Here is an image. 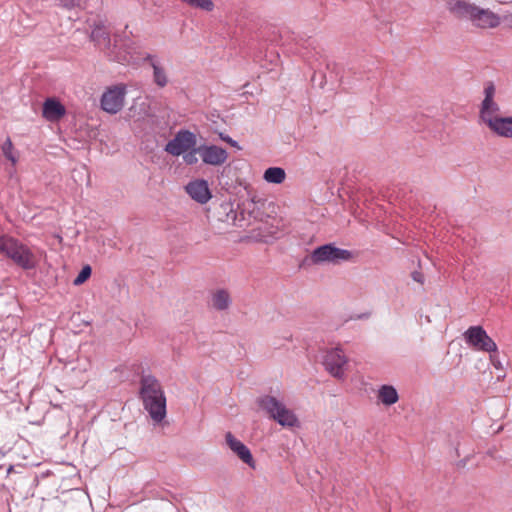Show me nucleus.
<instances>
[{
  "label": "nucleus",
  "instance_id": "6e6552de",
  "mask_svg": "<svg viewBox=\"0 0 512 512\" xmlns=\"http://www.w3.org/2000/svg\"><path fill=\"white\" fill-rule=\"evenodd\" d=\"M202 161L207 165L220 166L227 161V151L216 145H201L197 147Z\"/></svg>",
  "mask_w": 512,
  "mask_h": 512
},
{
  "label": "nucleus",
  "instance_id": "39448f33",
  "mask_svg": "<svg viewBox=\"0 0 512 512\" xmlns=\"http://www.w3.org/2000/svg\"><path fill=\"white\" fill-rule=\"evenodd\" d=\"M196 143V135L189 130L182 129L166 144L165 151L173 156H180L195 147Z\"/></svg>",
  "mask_w": 512,
  "mask_h": 512
},
{
  "label": "nucleus",
  "instance_id": "f3484780",
  "mask_svg": "<svg viewBox=\"0 0 512 512\" xmlns=\"http://www.w3.org/2000/svg\"><path fill=\"white\" fill-rule=\"evenodd\" d=\"M163 390H162V387L159 383V381L152 377V376H146V377H143L142 380H141V397L142 398H145V397H148L150 396L151 398L153 397H158L160 396V394H163Z\"/></svg>",
  "mask_w": 512,
  "mask_h": 512
},
{
  "label": "nucleus",
  "instance_id": "7c9ffc66",
  "mask_svg": "<svg viewBox=\"0 0 512 512\" xmlns=\"http://www.w3.org/2000/svg\"><path fill=\"white\" fill-rule=\"evenodd\" d=\"M58 1L65 8H72L74 6V0H58Z\"/></svg>",
  "mask_w": 512,
  "mask_h": 512
},
{
  "label": "nucleus",
  "instance_id": "bb28decb",
  "mask_svg": "<svg viewBox=\"0 0 512 512\" xmlns=\"http://www.w3.org/2000/svg\"><path fill=\"white\" fill-rule=\"evenodd\" d=\"M114 41H115V44L114 46H123V47H128L127 43L125 42V36L121 35V34H115L114 35Z\"/></svg>",
  "mask_w": 512,
  "mask_h": 512
},
{
  "label": "nucleus",
  "instance_id": "6ab92c4d",
  "mask_svg": "<svg viewBox=\"0 0 512 512\" xmlns=\"http://www.w3.org/2000/svg\"><path fill=\"white\" fill-rule=\"evenodd\" d=\"M377 398L382 404L391 406L398 402L399 395L392 385H382L378 390Z\"/></svg>",
  "mask_w": 512,
  "mask_h": 512
},
{
  "label": "nucleus",
  "instance_id": "9d476101",
  "mask_svg": "<svg viewBox=\"0 0 512 512\" xmlns=\"http://www.w3.org/2000/svg\"><path fill=\"white\" fill-rule=\"evenodd\" d=\"M447 10L457 19L471 21L476 5L465 0H445Z\"/></svg>",
  "mask_w": 512,
  "mask_h": 512
},
{
  "label": "nucleus",
  "instance_id": "2f4dec72",
  "mask_svg": "<svg viewBox=\"0 0 512 512\" xmlns=\"http://www.w3.org/2000/svg\"><path fill=\"white\" fill-rule=\"evenodd\" d=\"M127 45H128V47H127V48H128V49H130V48H131V46H130V45H133V42H130V44H127Z\"/></svg>",
  "mask_w": 512,
  "mask_h": 512
},
{
  "label": "nucleus",
  "instance_id": "423d86ee",
  "mask_svg": "<svg viewBox=\"0 0 512 512\" xmlns=\"http://www.w3.org/2000/svg\"><path fill=\"white\" fill-rule=\"evenodd\" d=\"M126 89L124 86L117 85L108 88L101 97V107L110 114H116L124 106Z\"/></svg>",
  "mask_w": 512,
  "mask_h": 512
},
{
  "label": "nucleus",
  "instance_id": "9b49d317",
  "mask_svg": "<svg viewBox=\"0 0 512 512\" xmlns=\"http://www.w3.org/2000/svg\"><path fill=\"white\" fill-rule=\"evenodd\" d=\"M485 97L481 103L480 108V118L484 123L487 122V119L494 118L493 114L499 112L500 107L494 101L495 95V86L492 82L488 83V85L484 89Z\"/></svg>",
  "mask_w": 512,
  "mask_h": 512
},
{
  "label": "nucleus",
  "instance_id": "f8f14e48",
  "mask_svg": "<svg viewBox=\"0 0 512 512\" xmlns=\"http://www.w3.org/2000/svg\"><path fill=\"white\" fill-rule=\"evenodd\" d=\"M145 409L149 412L151 418L156 422H161L166 416V398L163 394L158 397L142 398Z\"/></svg>",
  "mask_w": 512,
  "mask_h": 512
},
{
  "label": "nucleus",
  "instance_id": "412c9836",
  "mask_svg": "<svg viewBox=\"0 0 512 512\" xmlns=\"http://www.w3.org/2000/svg\"><path fill=\"white\" fill-rule=\"evenodd\" d=\"M144 60L150 62L151 66L153 68V79H154V82L159 87L166 86V84L168 83V79H167V76H166L165 69L162 66H160L158 63H156L154 61V56H152L150 54H148L144 58Z\"/></svg>",
  "mask_w": 512,
  "mask_h": 512
},
{
  "label": "nucleus",
  "instance_id": "4468645a",
  "mask_svg": "<svg viewBox=\"0 0 512 512\" xmlns=\"http://www.w3.org/2000/svg\"><path fill=\"white\" fill-rule=\"evenodd\" d=\"M186 192L189 196L200 204H205L211 198L208 183L204 179L191 181L186 186Z\"/></svg>",
  "mask_w": 512,
  "mask_h": 512
},
{
  "label": "nucleus",
  "instance_id": "c756f323",
  "mask_svg": "<svg viewBox=\"0 0 512 512\" xmlns=\"http://www.w3.org/2000/svg\"><path fill=\"white\" fill-rule=\"evenodd\" d=\"M490 361L495 368H497V369L501 368V362L499 361V359H497V357L495 355L490 354Z\"/></svg>",
  "mask_w": 512,
  "mask_h": 512
},
{
  "label": "nucleus",
  "instance_id": "7ed1b4c3",
  "mask_svg": "<svg viewBox=\"0 0 512 512\" xmlns=\"http://www.w3.org/2000/svg\"><path fill=\"white\" fill-rule=\"evenodd\" d=\"M352 258V253L349 250L341 249L333 244H325L317 247L311 253V261L314 264L324 262L339 263L340 261H348Z\"/></svg>",
  "mask_w": 512,
  "mask_h": 512
},
{
  "label": "nucleus",
  "instance_id": "f257e3e1",
  "mask_svg": "<svg viewBox=\"0 0 512 512\" xmlns=\"http://www.w3.org/2000/svg\"><path fill=\"white\" fill-rule=\"evenodd\" d=\"M0 253L24 270L34 269L37 265L34 253L26 245L12 237H0Z\"/></svg>",
  "mask_w": 512,
  "mask_h": 512
},
{
  "label": "nucleus",
  "instance_id": "f03ea898",
  "mask_svg": "<svg viewBox=\"0 0 512 512\" xmlns=\"http://www.w3.org/2000/svg\"><path fill=\"white\" fill-rule=\"evenodd\" d=\"M258 405L271 419L281 426L293 427L298 422L294 412L288 409L284 403L274 396L265 395L260 397L258 399Z\"/></svg>",
  "mask_w": 512,
  "mask_h": 512
},
{
  "label": "nucleus",
  "instance_id": "2eb2a0df",
  "mask_svg": "<svg viewBox=\"0 0 512 512\" xmlns=\"http://www.w3.org/2000/svg\"><path fill=\"white\" fill-rule=\"evenodd\" d=\"M486 124L495 134L501 137L512 138V116H495L494 118L487 119Z\"/></svg>",
  "mask_w": 512,
  "mask_h": 512
},
{
  "label": "nucleus",
  "instance_id": "b1692460",
  "mask_svg": "<svg viewBox=\"0 0 512 512\" xmlns=\"http://www.w3.org/2000/svg\"><path fill=\"white\" fill-rule=\"evenodd\" d=\"M92 273V268L90 265H85L82 267L81 271L77 275V277L73 280V284L75 286L82 285L84 282H86Z\"/></svg>",
  "mask_w": 512,
  "mask_h": 512
},
{
  "label": "nucleus",
  "instance_id": "a211bd4d",
  "mask_svg": "<svg viewBox=\"0 0 512 512\" xmlns=\"http://www.w3.org/2000/svg\"><path fill=\"white\" fill-rule=\"evenodd\" d=\"M91 40L94 41L98 45H104L106 49H110L111 47V38L110 32L106 29V27L102 24H96L91 32Z\"/></svg>",
  "mask_w": 512,
  "mask_h": 512
},
{
  "label": "nucleus",
  "instance_id": "ddd939ff",
  "mask_svg": "<svg viewBox=\"0 0 512 512\" xmlns=\"http://www.w3.org/2000/svg\"><path fill=\"white\" fill-rule=\"evenodd\" d=\"M226 444L228 447L247 465L254 468L255 461L253 456L246 445L240 440L234 437L231 432H228L225 436Z\"/></svg>",
  "mask_w": 512,
  "mask_h": 512
},
{
  "label": "nucleus",
  "instance_id": "dca6fc26",
  "mask_svg": "<svg viewBox=\"0 0 512 512\" xmlns=\"http://www.w3.org/2000/svg\"><path fill=\"white\" fill-rule=\"evenodd\" d=\"M66 113L65 106L55 98H48L43 103L42 114L48 121H58Z\"/></svg>",
  "mask_w": 512,
  "mask_h": 512
},
{
  "label": "nucleus",
  "instance_id": "1a4fd4ad",
  "mask_svg": "<svg viewBox=\"0 0 512 512\" xmlns=\"http://www.w3.org/2000/svg\"><path fill=\"white\" fill-rule=\"evenodd\" d=\"M471 22L474 26L482 29L496 28L500 25L501 18L491 10L483 9L477 6Z\"/></svg>",
  "mask_w": 512,
  "mask_h": 512
},
{
  "label": "nucleus",
  "instance_id": "4be33fe9",
  "mask_svg": "<svg viewBox=\"0 0 512 512\" xmlns=\"http://www.w3.org/2000/svg\"><path fill=\"white\" fill-rule=\"evenodd\" d=\"M286 173L283 168L270 167L264 172V180L268 183L280 184L285 180Z\"/></svg>",
  "mask_w": 512,
  "mask_h": 512
},
{
  "label": "nucleus",
  "instance_id": "5701e85b",
  "mask_svg": "<svg viewBox=\"0 0 512 512\" xmlns=\"http://www.w3.org/2000/svg\"><path fill=\"white\" fill-rule=\"evenodd\" d=\"M192 8L201 9L207 12H211L214 9V3L212 0H180Z\"/></svg>",
  "mask_w": 512,
  "mask_h": 512
},
{
  "label": "nucleus",
  "instance_id": "a878e982",
  "mask_svg": "<svg viewBox=\"0 0 512 512\" xmlns=\"http://www.w3.org/2000/svg\"><path fill=\"white\" fill-rule=\"evenodd\" d=\"M197 154H199V151H197V147H193L189 151L183 154V159L186 164L188 165H194L198 162Z\"/></svg>",
  "mask_w": 512,
  "mask_h": 512
},
{
  "label": "nucleus",
  "instance_id": "393cba45",
  "mask_svg": "<svg viewBox=\"0 0 512 512\" xmlns=\"http://www.w3.org/2000/svg\"><path fill=\"white\" fill-rule=\"evenodd\" d=\"M2 153L13 164H15L17 162V158L13 153V144H12V141L10 140V138H7L6 141L3 143Z\"/></svg>",
  "mask_w": 512,
  "mask_h": 512
},
{
  "label": "nucleus",
  "instance_id": "aec40b11",
  "mask_svg": "<svg viewBox=\"0 0 512 512\" xmlns=\"http://www.w3.org/2000/svg\"><path fill=\"white\" fill-rule=\"evenodd\" d=\"M211 304L217 310H225L231 304V297L227 290L218 289L212 293Z\"/></svg>",
  "mask_w": 512,
  "mask_h": 512
},
{
  "label": "nucleus",
  "instance_id": "20e7f679",
  "mask_svg": "<svg viewBox=\"0 0 512 512\" xmlns=\"http://www.w3.org/2000/svg\"><path fill=\"white\" fill-rule=\"evenodd\" d=\"M466 343L475 350L496 352L497 345L481 326L470 327L464 333Z\"/></svg>",
  "mask_w": 512,
  "mask_h": 512
},
{
  "label": "nucleus",
  "instance_id": "cd10ccee",
  "mask_svg": "<svg viewBox=\"0 0 512 512\" xmlns=\"http://www.w3.org/2000/svg\"><path fill=\"white\" fill-rule=\"evenodd\" d=\"M220 138L227 142L228 144H230L231 146L233 147H236L237 149H240V146L238 145L237 141L233 140L231 137L229 136H224L222 133L220 134Z\"/></svg>",
  "mask_w": 512,
  "mask_h": 512
},
{
  "label": "nucleus",
  "instance_id": "c85d7f7f",
  "mask_svg": "<svg viewBox=\"0 0 512 512\" xmlns=\"http://www.w3.org/2000/svg\"><path fill=\"white\" fill-rule=\"evenodd\" d=\"M412 278H413V280H415L416 282H419V283H423V281H424L423 274L420 272H417V271H414L412 273Z\"/></svg>",
  "mask_w": 512,
  "mask_h": 512
},
{
  "label": "nucleus",
  "instance_id": "0eeeda50",
  "mask_svg": "<svg viewBox=\"0 0 512 512\" xmlns=\"http://www.w3.org/2000/svg\"><path fill=\"white\" fill-rule=\"evenodd\" d=\"M323 363L331 375L340 378L344 375L347 358L341 349L335 348L326 353Z\"/></svg>",
  "mask_w": 512,
  "mask_h": 512
}]
</instances>
